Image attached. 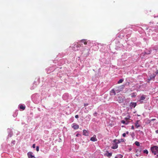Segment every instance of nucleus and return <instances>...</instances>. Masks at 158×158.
Instances as JSON below:
<instances>
[{"mask_svg": "<svg viewBox=\"0 0 158 158\" xmlns=\"http://www.w3.org/2000/svg\"><path fill=\"white\" fill-rule=\"evenodd\" d=\"M135 144L138 146H139L140 145L138 141L135 142Z\"/></svg>", "mask_w": 158, "mask_h": 158, "instance_id": "22", "label": "nucleus"}, {"mask_svg": "<svg viewBox=\"0 0 158 158\" xmlns=\"http://www.w3.org/2000/svg\"><path fill=\"white\" fill-rule=\"evenodd\" d=\"M139 120H138L137 121H136L135 123V127L136 128H137L140 127V124L139 123Z\"/></svg>", "mask_w": 158, "mask_h": 158, "instance_id": "7", "label": "nucleus"}, {"mask_svg": "<svg viewBox=\"0 0 158 158\" xmlns=\"http://www.w3.org/2000/svg\"><path fill=\"white\" fill-rule=\"evenodd\" d=\"M118 147V145L117 144L115 143V144H114L111 147L112 149H116Z\"/></svg>", "mask_w": 158, "mask_h": 158, "instance_id": "12", "label": "nucleus"}, {"mask_svg": "<svg viewBox=\"0 0 158 158\" xmlns=\"http://www.w3.org/2000/svg\"><path fill=\"white\" fill-rule=\"evenodd\" d=\"M72 127L74 129H77L79 127V126L75 123H73L72 125Z\"/></svg>", "mask_w": 158, "mask_h": 158, "instance_id": "6", "label": "nucleus"}, {"mask_svg": "<svg viewBox=\"0 0 158 158\" xmlns=\"http://www.w3.org/2000/svg\"><path fill=\"white\" fill-rule=\"evenodd\" d=\"M122 140H123V139H121V141H122Z\"/></svg>", "mask_w": 158, "mask_h": 158, "instance_id": "40", "label": "nucleus"}, {"mask_svg": "<svg viewBox=\"0 0 158 158\" xmlns=\"http://www.w3.org/2000/svg\"><path fill=\"white\" fill-rule=\"evenodd\" d=\"M121 122L122 123L124 124H127V125L129 123V122H127L126 123V121L124 120H122L121 121Z\"/></svg>", "mask_w": 158, "mask_h": 158, "instance_id": "19", "label": "nucleus"}, {"mask_svg": "<svg viewBox=\"0 0 158 158\" xmlns=\"http://www.w3.org/2000/svg\"><path fill=\"white\" fill-rule=\"evenodd\" d=\"M112 153H108L107 154H106V155L108 157H110L112 156Z\"/></svg>", "mask_w": 158, "mask_h": 158, "instance_id": "21", "label": "nucleus"}, {"mask_svg": "<svg viewBox=\"0 0 158 158\" xmlns=\"http://www.w3.org/2000/svg\"><path fill=\"white\" fill-rule=\"evenodd\" d=\"M136 95L135 94V93H133L131 94V97H135L136 96Z\"/></svg>", "mask_w": 158, "mask_h": 158, "instance_id": "23", "label": "nucleus"}, {"mask_svg": "<svg viewBox=\"0 0 158 158\" xmlns=\"http://www.w3.org/2000/svg\"><path fill=\"white\" fill-rule=\"evenodd\" d=\"M86 40L84 39V40H81L80 42L81 43H83L84 44L86 45L87 44V42H86Z\"/></svg>", "mask_w": 158, "mask_h": 158, "instance_id": "14", "label": "nucleus"}, {"mask_svg": "<svg viewBox=\"0 0 158 158\" xmlns=\"http://www.w3.org/2000/svg\"><path fill=\"white\" fill-rule=\"evenodd\" d=\"M126 135L125 133H124L123 134V136L124 137H125L126 136Z\"/></svg>", "mask_w": 158, "mask_h": 158, "instance_id": "30", "label": "nucleus"}, {"mask_svg": "<svg viewBox=\"0 0 158 158\" xmlns=\"http://www.w3.org/2000/svg\"><path fill=\"white\" fill-rule=\"evenodd\" d=\"M122 140H123V139H121V141H122Z\"/></svg>", "mask_w": 158, "mask_h": 158, "instance_id": "41", "label": "nucleus"}, {"mask_svg": "<svg viewBox=\"0 0 158 158\" xmlns=\"http://www.w3.org/2000/svg\"><path fill=\"white\" fill-rule=\"evenodd\" d=\"M78 117H79L78 115H76L75 116V118H78Z\"/></svg>", "mask_w": 158, "mask_h": 158, "instance_id": "31", "label": "nucleus"}, {"mask_svg": "<svg viewBox=\"0 0 158 158\" xmlns=\"http://www.w3.org/2000/svg\"><path fill=\"white\" fill-rule=\"evenodd\" d=\"M88 105H89V104H88V103H85V104H84V106H88Z\"/></svg>", "mask_w": 158, "mask_h": 158, "instance_id": "29", "label": "nucleus"}, {"mask_svg": "<svg viewBox=\"0 0 158 158\" xmlns=\"http://www.w3.org/2000/svg\"><path fill=\"white\" fill-rule=\"evenodd\" d=\"M156 75H155L154 74H153V75L152 76H150V78L149 79V81H150L151 80L152 78H154L155 77Z\"/></svg>", "mask_w": 158, "mask_h": 158, "instance_id": "16", "label": "nucleus"}, {"mask_svg": "<svg viewBox=\"0 0 158 158\" xmlns=\"http://www.w3.org/2000/svg\"><path fill=\"white\" fill-rule=\"evenodd\" d=\"M155 120H156V119H151V120H149V123L151 122L152 121H153Z\"/></svg>", "mask_w": 158, "mask_h": 158, "instance_id": "28", "label": "nucleus"}, {"mask_svg": "<svg viewBox=\"0 0 158 158\" xmlns=\"http://www.w3.org/2000/svg\"><path fill=\"white\" fill-rule=\"evenodd\" d=\"M32 147L33 148H35V144H33L32 145Z\"/></svg>", "mask_w": 158, "mask_h": 158, "instance_id": "32", "label": "nucleus"}, {"mask_svg": "<svg viewBox=\"0 0 158 158\" xmlns=\"http://www.w3.org/2000/svg\"><path fill=\"white\" fill-rule=\"evenodd\" d=\"M136 156H138V155H137V154H136Z\"/></svg>", "mask_w": 158, "mask_h": 158, "instance_id": "37", "label": "nucleus"}, {"mask_svg": "<svg viewBox=\"0 0 158 158\" xmlns=\"http://www.w3.org/2000/svg\"><path fill=\"white\" fill-rule=\"evenodd\" d=\"M150 52H148V53H147V54H150Z\"/></svg>", "mask_w": 158, "mask_h": 158, "instance_id": "36", "label": "nucleus"}, {"mask_svg": "<svg viewBox=\"0 0 158 158\" xmlns=\"http://www.w3.org/2000/svg\"><path fill=\"white\" fill-rule=\"evenodd\" d=\"M155 73L156 75L158 74V69H156V71L155 72Z\"/></svg>", "mask_w": 158, "mask_h": 158, "instance_id": "27", "label": "nucleus"}, {"mask_svg": "<svg viewBox=\"0 0 158 158\" xmlns=\"http://www.w3.org/2000/svg\"><path fill=\"white\" fill-rule=\"evenodd\" d=\"M117 101L119 103H121L123 102V99L121 97H118V99H117Z\"/></svg>", "mask_w": 158, "mask_h": 158, "instance_id": "8", "label": "nucleus"}, {"mask_svg": "<svg viewBox=\"0 0 158 158\" xmlns=\"http://www.w3.org/2000/svg\"><path fill=\"white\" fill-rule=\"evenodd\" d=\"M83 135L85 136H87L88 135V131L85 130H83Z\"/></svg>", "mask_w": 158, "mask_h": 158, "instance_id": "11", "label": "nucleus"}, {"mask_svg": "<svg viewBox=\"0 0 158 158\" xmlns=\"http://www.w3.org/2000/svg\"><path fill=\"white\" fill-rule=\"evenodd\" d=\"M19 108L20 109H22V110H25V106L22 105H20L19 106Z\"/></svg>", "mask_w": 158, "mask_h": 158, "instance_id": "13", "label": "nucleus"}, {"mask_svg": "<svg viewBox=\"0 0 158 158\" xmlns=\"http://www.w3.org/2000/svg\"><path fill=\"white\" fill-rule=\"evenodd\" d=\"M127 134H128V132L127 131V132H126Z\"/></svg>", "mask_w": 158, "mask_h": 158, "instance_id": "39", "label": "nucleus"}, {"mask_svg": "<svg viewBox=\"0 0 158 158\" xmlns=\"http://www.w3.org/2000/svg\"><path fill=\"white\" fill-rule=\"evenodd\" d=\"M114 89L117 93H118L122 90V88L121 86L116 87Z\"/></svg>", "mask_w": 158, "mask_h": 158, "instance_id": "2", "label": "nucleus"}, {"mask_svg": "<svg viewBox=\"0 0 158 158\" xmlns=\"http://www.w3.org/2000/svg\"><path fill=\"white\" fill-rule=\"evenodd\" d=\"M130 105L131 107L135 108L136 105V102H131Z\"/></svg>", "mask_w": 158, "mask_h": 158, "instance_id": "10", "label": "nucleus"}, {"mask_svg": "<svg viewBox=\"0 0 158 158\" xmlns=\"http://www.w3.org/2000/svg\"><path fill=\"white\" fill-rule=\"evenodd\" d=\"M131 129L133 130L134 129V127L133 125L131 126Z\"/></svg>", "mask_w": 158, "mask_h": 158, "instance_id": "33", "label": "nucleus"}, {"mask_svg": "<svg viewBox=\"0 0 158 158\" xmlns=\"http://www.w3.org/2000/svg\"><path fill=\"white\" fill-rule=\"evenodd\" d=\"M113 142L117 144L119 143L120 142L119 140H117V139H115L114 140Z\"/></svg>", "mask_w": 158, "mask_h": 158, "instance_id": "15", "label": "nucleus"}, {"mask_svg": "<svg viewBox=\"0 0 158 158\" xmlns=\"http://www.w3.org/2000/svg\"><path fill=\"white\" fill-rule=\"evenodd\" d=\"M151 149L152 152L155 155L158 153V147L156 146H154L151 147Z\"/></svg>", "mask_w": 158, "mask_h": 158, "instance_id": "1", "label": "nucleus"}, {"mask_svg": "<svg viewBox=\"0 0 158 158\" xmlns=\"http://www.w3.org/2000/svg\"><path fill=\"white\" fill-rule=\"evenodd\" d=\"M143 152L144 153H145L146 154H148V151L147 150L145 149V150H144L143 151Z\"/></svg>", "mask_w": 158, "mask_h": 158, "instance_id": "24", "label": "nucleus"}, {"mask_svg": "<svg viewBox=\"0 0 158 158\" xmlns=\"http://www.w3.org/2000/svg\"><path fill=\"white\" fill-rule=\"evenodd\" d=\"M156 134L158 133V130L156 131Z\"/></svg>", "mask_w": 158, "mask_h": 158, "instance_id": "35", "label": "nucleus"}, {"mask_svg": "<svg viewBox=\"0 0 158 158\" xmlns=\"http://www.w3.org/2000/svg\"><path fill=\"white\" fill-rule=\"evenodd\" d=\"M146 97V96L144 95H143L140 97L139 101L141 103L143 102V100L145 99Z\"/></svg>", "mask_w": 158, "mask_h": 158, "instance_id": "4", "label": "nucleus"}, {"mask_svg": "<svg viewBox=\"0 0 158 158\" xmlns=\"http://www.w3.org/2000/svg\"><path fill=\"white\" fill-rule=\"evenodd\" d=\"M123 156L121 155H118L116 156L115 157V158H123Z\"/></svg>", "mask_w": 158, "mask_h": 158, "instance_id": "18", "label": "nucleus"}, {"mask_svg": "<svg viewBox=\"0 0 158 158\" xmlns=\"http://www.w3.org/2000/svg\"><path fill=\"white\" fill-rule=\"evenodd\" d=\"M28 157L29 158H35V157L33 156V153L32 152H29L27 154Z\"/></svg>", "mask_w": 158, "mask_h": 158, "instance_id": "3", "label": "nucleus"}, {"mask_svg": "<svg viewBox=\"0 0 158 158\" xmlns=\"http://www.w3.org/2000/svg\"><path fill=\"white\" fill-rule=\"evenodd\" d=\"M36 150L37 152H38L39 151V147L38 146H36Z\"/></svg>", "mask_w": 158, "mask_h": 158, "instance_id": "25", "label": "nucleus"}, {"mask_svg": "<svg viewBox=\"0 0 158 158\" xmlns=\"http://www.w3.org/2000/svg\"><path fill=\"white\" fill-rule=\"evenodd\" d=\"M80 135L79 134H77L76 135V136L77 137H78L79 135Z\"/></svg>", "mask_w": 158, "mask_h": 158, "instance_id": "34", "label": "nucleus"}, {"mask_svg": "<svg viewBox=\"0 0 158 158\" xmlns=\"http://www.w3.org/2000/svg\"><path fill=\"white\" fill-rule=\"evenodd\" d=\"M156 156L157 157H158V155H157Z\"/></svg>", "mask_w": 158, "mask_h": 158, "instance_id": "38", "label": "nucleus"}, {"mask_svg": "<svg viewBox=\"0 0 158 158\" xmlns=\"http://www.w3.org/2000/svg\"><path fill=\"white\" fill-rule=\"evenodd\" d=\"M90 140L92 141L95 142L97 140V139L96 138V136L95 135H94L93 136L91 137L90 138Z\"/></svg>", "mask_w": 158, "mask_h": 158, "instance_id": "5", "label": "nucleus"}, {"mask_svg": "<svg viewBox=\"0 0 158 158\" xmlns=\"http://www.w3.org/2000/svg\"><path fill=\"white\" fill-rule=\"evenodd\" d=\"M123 79H120L118 81V84H120V83H122L123 82Z\"/></svg>", "mask_w": 158, "mask_h": 158, "instance_id": "20", "label": "nucleus"}, {"mask_svg": "<svg viewBox=\"0 0 158 158\" xmlns=\"http://www.w3.org/2000/svg\"><path fill=\"white\" fill-rule=\"evenodd\" d=\"M116 92L115 91V89H113L111 90L110 92V94L111 95H115L116 94Z\"/></svg>", "mask_w": 158, "mask_h": 158, "instance_id": "9", "label": "nucleus"}, {"mask_svg": "<svg viewBox=\"0 0 158 158\" xmlns=\"http://www.w3.org/2000/svg\"><path fill=\"white\" fill-rule=\"evenodd\" d=\"M156 75H155L154 74H153V75L152 76H150V78L149 79V81H150L151 80L152 78H154L155 77Z\"/></svg>", "mask_w": 158, "mask_h": 158, "instance_id": "17", "label": "nucleus"}, {"mask_svg": "<svg viewBox=\"0 0 158 158\" xmlns=\"http://www.w3.org/2000/svg\"><path fill=\"white\" fill-rule=\"evenodd\" d=\"M125 119L126 120V121H127V122H128L127 121L129 119V118H127V117H126V118H125Z\"/></svg>", "mask_w": 158, "mask_h": 158, "instance_id": "26", "label": "nucleus"}]
</instances>
